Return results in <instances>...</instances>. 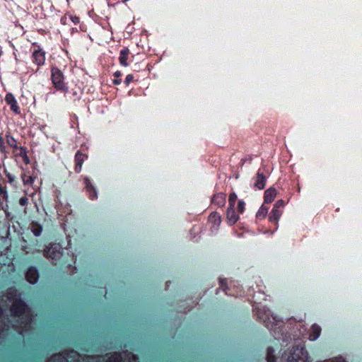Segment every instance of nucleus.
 <instances>
[{"instance_id": "f257e3e1", "label": "nucleus", "mask_w": 362, "mask_h": 362, "mask_svg": "<svg viewBox=\"0 0 362 362\" xmlns=\"http://www.w3.org/2000/svg\"><path fill=\"white\" fill-rule=\"evenodd\" d=\"M124 358L125 361L128 359L129 362H137V358L131 353H124V356L120 354H114L110 356L91 357L88 359V362H121Z\"/></svg>"}, {"instance_id": "f03ea898", "label": "nucleus", "mask_w": 362, "mask_h": 362, "mask_svg": "<svg viewBox=\"0 0 362 362\" xmlns=\"http://www.w3.org/2000/svg\"><path fill=\"white\" fill-rule=\"evenodd\" d=\"M8 298L11 302V313L13 315L21 316V319L28 320L29 317V311L25 303L17 298H14L13 296H8Z\"/></svg>"}, {"instance_id": "7ed1b4c3", "label": "nucleus", "mask_w": 362, "mask_h": 362, "mask_svg": "<svg viewBox=\"0 0 362 362\" xmlns=\"http://www.w3.org/2000/svg\"><path fill=\"white\" fill-rule=\"evenodd\" d=\"M287 360L288 362H311L307 351L300 346L293 348Z\"/></svg>"}, {"instance_id": "20e7f679", "label": "nucleus", "mask_w": 362, "mask_h": 362, "mask_svg": "<svg viewBox=\"0 0 362 362\" xmlns=\"http://www.w3.org/2000/svg\"><path fill=\"white\" fill-rule=\"evenodd\" d=\"M64 74L58 68L53 67L52 69V81L57 90H62L65 93L68 91V87L64 83Z\"/></svg>"}, {"instance_id": "39448f33", "label": "nucleus", "mask_w": 362, "mask_h": 362, "mask_svg": "<svg viewBox=\"0 0 362 362\" xmlns=\"http://www.w3.org/2000/svg\"><path fill=\"white\" fill-rule=\"evenodd\" d=\"M245 210V202L242 200L238 202V212L235 210V206H228L226 211L227 221L230 225H234L239 219V214H242Z\"/></svg>"}, {"instance_id": "423d86ee", "label": "nucleus", "mask_w": 362, "mask_h": 362, "mask_svg": "<svg viewBox=\"0 0 362 362\" xmlns=\"http://www.w3.org/2000/svg\"><path fill=\"white\" fill-rule=\"evenodd\" d=\"M45 256L52 259H57L61 257V247L59 244H52L45 250Z\"/></svg>"}, {"instance_id": "0eeeda50", "label": "nucleus", "mask_w": 362, "mask_h": 362, "mask_svg": "<svg viewBox=\"0 0 362 362\" xmlns=\"http://www.w3.org/2000/svg\"><path fill=\"white\" fill-rule=\"evenodd\" d=\"M259 318L265 324L267 327L272 326L275 322L279 321V319L276 318V316H273V315H267V314H258Z\"/></svg>"}, {"instance_id": "6e6552de", "label": "nucleus", "mask_w": 362, "mask_h": 362, "mask_svg": "<svg viewBox=\"0 0 362 362\" xmlns=\"http://www.w3.org/2000/svg\"><path fill=\"white\" fill-rule=\"evenodd\" d=\"M6 102L11 106V109L16 114L20 113L19 107L14 96L11 93H8L5 98Z\"/></svg>"}, {"instance_id": "1a4fd4ad", "label": "nucleus", "mask_w": 362, "mask_h": 362, "mask_svg": "<svg viewBox=\"0 0 362 362\" xmlns=\"http://www.w3.org/2000/svg\"><path fill=\"white\" fill-rule=\"evenodd\" d=\"M209 222L214 229L217 230L221 223V217L218 213L213 212L209 216Z\"/></svg>"}, {"instance_id": "9d476101", "label": "nucleus", "mask_w": 362, "mask_h": 362, "mask_svg": "<svg viewBox=\"0 0 362 362\" xmlns=\"http://www.w3.org/2000/svg\"><path fill=\"white\" fill-rule=\"evenodd\" d=\"M34 62L38 66L42 65L45 62V52L40 49L35 50L33 53Z\"/></svg>"}, {"instance_id": "9b49d317", "label": "nucleus", "mask_w": 362, "mask_h": 362, "mask_svg": "<svg viewBox=\"0 0 362 362\" xmlns=\"http://www.w3.org/2000/svg\"><path fill=\"white\" fill-rule=\"evenodd\" d=\"M26 279L30 284H35L38 279V273L35 268L30 267L26 273Z\"/></svg>"}, {"instance_id": "f8f14e48", "label": "nucleus", "mask_w": 362, "mask_h": 362, "mask_svg": "<svg viewBox=\"0 0 362 362\" xmlns=\"http://www.w3.org/2000/svg\"><path fill=\"white\" fill-rule=\"evenodd\" d=\"M277 192L274 188H269L264 192V202L271 203L276 197Z\"/></svg>"}, {"instance_id": "ddd939ff", "label": "nucleus", "mask_w": 362, "mask_h": 362, "mask_svg": "<svg viewBox=\"0 0 362 362\" xmlns=\"http://www.w3.org/2000/svg\"><path fill=\"white\" fill-rule=\"evenodd\" d=\"M86 156L81 153H77L75 156L76 167L75 170L76 173H79L82 168V164L85 160Z\"/></svg>"}, {"instance_id": "4468645a", "label": "nucleus", "mask_w": 362, "mask_h": 362, "mask_svg": "<svg viewBox=\"0 0 362 362\" xmlns=\"http://www.w3.org/2000/svg\"><path fill=\"white\" fill-rule=\"evenodd\" d=\"M321 328L317 325H313L311 327V332L309 336V339L311 341L316 340L320 335Z\"/></svg>"}, {"instance_id": "2eb2a0df", "label": "nucleus", "mask_w": 362, "mask_h": 362, "mask_svg": "<svg viewBox=\"0 0 362 362\" xmlns=\"http://www.w3.org/2000/svg\"><path fill=\"white\" fill-rule=\"evenodd\" d=\"M226 202V195L223 193H219L215 195L213 198V203L218 206H223Z\"/></svg>"}, {"instance_id": "dca6fc26", "label": "nucleus", "mask_w": 362, "mask_h": 362, "mask_svg": "<svg viewBox=\"0 0 362 362\" xmlns=\"http://www.w3.org/2000/svg\"><path fill=\"white\" fill-rule=\"evenodd\" d=\"M129 54V50L128 49H123L122 50H121L120 52V56H119V62L120 64L124 66H128V64H127V58H128V55Z\"/></svg>"}, {"instance_id": "f3484780", "label": "nucleus", "mask_w": 362, "mask_h": 362, "mask_svg": "<svg viewBox=\"0 0 362 362\" xmlns=\"http://www.w3.org/2000/svg\"><path fill=\"white\" fill-rule=\"evenodd\" d=\"M85 183H86V187L90 193V197L92 199H95L97 197V194H96V192H95L93 186L92 185L90 180L88 178L86 177Z\"/></svg>"}, {"instance_id": "a211bd4d", "label": "nucleus", "mask_w": 362, "mask_h": 362, "mask_svg": "<svg viewBox=\"0 0 362 362\" xmlns=\"http://www.w3.org/2000/svg\"><path fill=\"white\" fill-rule=\"evenodd\" d=\"M265 182V177L261 173H257L255 186L259 189H262L264 187Z\"/></svg>"}, {"instance_id": "6ab92c4d", "label": "nucleus", "mask_w": 362, "mask_h": 362, "mask_svg": "<svg viewBox=\"0 0 362 362\" xmlns=\"http://www.w3.org/2000/svg\"><path fill=\"white\" fill-rule=\"evenodd\" d=\"M282 214L281 211L278 209L274 208L269 216V221L272 222L277 223Z\"/></svg>"}, {"instance_id": "aec40b11", "label": "nucleus", "mask_w": 362, "mask_h": 362, "mask_svg": "<svg viewBox=\"0 0 362 362\" xmlns=\"http://www.w3.org/2000/svg\"><path fill=\"white\" fill-rule=\"evenodd\" d=\"M48 362H69V358H66L62 354H57L52 356Z\"/></svg>"}, {"instance_id": "412c9836", "label": "nucleus", "mask_w": 362, "mask_h": 362, "mask_svg": "<svg viewBox=\"0 0 362 362\" xmlns=\"http://www.w3.org/2000/svg\"><path fill=\"white\" fill-rule=\"evenodd\" d=\"M267 213L268 208L262 205L257 213V217L259 218H264L266 217Z\"/></svg>"}, {"instance_id": "4be33fe9", "label": "nucleus", "mask_w": 362, "mask_h": 362, "mask_svg": "<svg viewBox=\"0 0 362 362\" xmlns=\"http://www.w3.org/2000/svg\"><path fill=\"white\" fill-rule=\"evenodd\" d=\"M236 199H237L236 194L234 193V192L231 193L230 194L229 199H228V202H229V206H235V202H236Z\"/></svg>"}, {"instance_id": "5701e85b", "label": "nucleus", "mask_w": 362, "mask_h": 362, "mask_svg": "<svg viewBox=\"0 0 362 362\" xmlns=\"http://www.w3.org/2000/svg\"><path fill=\"white\" fill-rule=\"evenodd\" d=\"M273 354H274V349L272 348H268L267 355V360L268 362H274V356Z\"/></svg>"}, {"instance_id": "b1692460", "label": "nucleus", "mask_w": 362, "mask_h": 362, "mask_svg": "<svg viewBox=\"0 0 362 362\" xmlns=\"http://www.w3.org/2000/svg\"><path fill=\"white\" fill-rule=\"evenodd\" d=\"M6 141L8 144L12 148H17V142L13 137L11 136H6Z\"/></svg>"}, {"instance_id": "393cba45", "label": "nucleus", "mask_w": 362, "mask_h": 362, "mask_svg": "<svg viewBox=\"0 0 362 362\" xmlns=\"http://www.w3.org/2000/svg\"><path fill=\"white\" fill-rule=\"evenodd\" d=\"M23 182L25 184L30 185L33 182V179L31 176H25L23 177Z\"/></svg>"}, {"instance_id": "a878e982", "label": "nucleus", "mask_w": 362, "mask_h": 362, "mask_svg": "<svg viewBox=\"0 0 362 362\" xmlns=\"http://www.w3.org/2000/svg\"><path fill=\"white\" fill-rule=\"evenodd\" d=\"M284 205H285L284 202L282 199H279L276 202L274 208L279 209V207H283Z\"/></svg>"}, {"instance_id": "bb28decb", "label": "nucleus", "mask_w": 362, "mask_h": 362, "mask_svg": "<svg viewBox=\"0 0 362 362\" xmlns=\"http://www.w3.org/2000/svg\"><path fill=\"white\" fill-rule=\"evenodd\" d=\"M28 199L26 197H23L19 200V204L21 206H25L28 204Z\"/></svg>"}, {"instance_id": "cd10ccee", "label": "nucleus", "mask_w": 362, "mask_h": 362, "mask_svg": "<svg viewBox=\"0 0 362 362\" xmlns=\"http://www.w3.org/2000/svg\"><path fill=\"white\" fill-rule=\"evenodd\" d=\"M133 80V76L132 74H129L126 76L125 83L127 84L129 83Z\"/></svg>"}, {"instance_id": "c85d7f7f", "label": "nucleus", "mask_w": 362, "mask_h": 362, "mask_svg": "<svg viewBox=\"0 0 362 362\" xmlns=\"http://www.w3.org/2000/svg\"><path fill=\"white\" fill-rule=\"evenodd\" d=\"M33 233L35 234V235H36V236L40 235L41 233V229H40V228H33Z\"/></svg>"}, {"instance_id": "c756f323", "label": "nucleus", "mask_w": 362, "mask_h": 362, "mask_svg": "<svg viewBox=\"0 0 362 362\" xmlns=\"http://www.w3.org/2000/svg\"><path fill=\"white\" fill-rule=\"evenodd\" d=\"M13 293H14V296H16V291L15 290H13L11 291V292H9V295L12 296Z\"/></svg>"}, {"instance_id": "7c9ffc66", "label": "nucleus", "mask_w": 362, "mask_h": 362, "mask_svg": "<svg viewBox=\"0 0 362 362\" xmlns=\"http://www.w3.org/2000/svg\"><path fill=\"white\" fill-rule=\"evenodd\" d=\"M115 75L117 77H118V76H121V73H120L119 71H117V72H115Z\"/></svg>"}, {"instance_id": "2f4dec72", "label": "nucleus", "mask_w": 362, "mask_h": 362, "mask_svg": "<svg viewBox=\"0 0 362 362\" xmlns=\"http://www.w3.org/2000/svg\"><path fill=\"white\" fill-rule=\"evenodd\" d=\"M73 21L74 22H78V18L77 17H75L74 19H73Z\"/></svg>"}, {"instance_id": "473e14b6", "label": "nucleus", "mask_w": 362, "mask_h": 362, "mask_svg": "<svg viewBox=\"0 0 362 362\" xmlns=\"http://www.w3.org/2000/svg\"><path fill=\"white\" fill-rule=\"evenodd\" d=\"M220 284H221V286H223V284H224V280L223 279H220Z\"/></svg>"}, {"instance_id": "72a5a7b5", "label": "nucleus", "mask_w": 362, "mask_h": 362, "mask_svg": "<svg viewBox=\"0 0 362 362\" xmlns=\"http://www.w3.org/2000/svg\"><path fill=\"white\" fill-rule=\"evenodd\" d=\"M114 83H115V84H119V83H120V81H119V80H115V81H114Z\"/></svg>"}, {"instance_id": "f704fd0d", "label": "nucleus", "mask_w": 362, "mask_h": 362, "mask_svg": "<svg viewBox=\"0 0 362 362\" xmlns=\"http://www.w3.org/2000/svg\"><path fill=\"white\" fill-rule=\"evenodd\" d=\"M71 354L74 355V356H75L76 355V352H72Z\"/></svg>"}, {"instance_id": "c9c22d12", "label": "nucleus", "mask_w": 362, "mask_h": 362, "mask_svg": "<svg viewBox=\"0 0 362 362\" xmlns=\"http://www.w3.org/2000/svg\"><path fill=\"white\" fill-rule=\"evenodd\" d=\"M2 314V310L0 308V315Z\"/></svg>"}]
</instances>
